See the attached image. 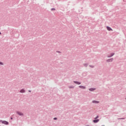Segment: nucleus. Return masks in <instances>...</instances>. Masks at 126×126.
Returning a JSON list of instances; mask_svg holds the SVG:
<instances>
[{"label": "nucleus", "mask_w": 126, "mask_h": 126, "mask_svg": "<svg viewBox=\"0 0 126 126\" xmlns=\"http://www.w3.org/2000/svg\"><path fill=\"white\" fill-rule=\"evenodd\" d=\"M51 10H56V9L54 8H53L51 9Z\"/></svg>", "instance_id": "nucleus-13"}, {"label": "nucleus", "mask_w": 126, "mask_h": 126, "mask_svg": "<svg viewBox=\"0 0 126 126\" xmlns=\"http://www.w3.org/2000/svg\"><path fill=\"white\" fill-rule=\"evenodd\" d=\"M54 120H57V118H54Z\"/></svg>", "instance_id": "nucleus-15"}, {"label": "nucleus", "mask_w": 126, "mask_h": 126, "mask_svg": "<svg viewBox=\"0 0 126 126\" xmlns=\"http://www.w3.org/2000/svg\"><path fill=\"white\" fill-rule=\"evenodd\" d=\"M114 60L113 59H109L108 60H107V62H113V61Z\"/></svg>", "instance_id": "nucleus-10"}, {"label": "nucleus", "mask_w": 126, "mask_h": 126, "mask_svg": "<svg viewBox=\"0 0 126 126\" xmlns=\"http://www.w3.org/2000/svg\"><path fill=\"white\" fill-rule=\"evenodd\" d=\"M79 88H81V89H85L86 87L85 86H80Z\"/></svg>", "instance_id": "nucleus-4"}, {"label": "nucleus", "mask_w": 126, "mask_h": 126, "mask_svg": "<svg viewBox=\"0 0 126 126\" xmlns=\"http://www.w3.org/2000/svg\"><path fill=\"white\" fill-rule=\"evenodd\" d=\"M2 124H4V125H8V122L6 121H2Z\"/></svg>", "instance_id": "nucleus-3"}, {"label": "nucleus", "mask_w": 126, "mask_h": 126, "mask_svg": "<svg viewBox=\"0 0 126 126\" xmlns=\"http://www.w3.org/2000/svg\"><path fill=\"white\" fill-rule=\"evenodd\" d=\"M93 103H94V104H98V103H99V101L94 100L93 101Z\"/></svg>", "instance_id": "nucleus-7"}, {"label": "nucleus", "mask_w": 126, "mask_h": 126, "mask_svg": "<svg viewBox=\"0 0 126 126\" xmlns=\"http://www.w3.org/2000/svg\"><path fill=\"white\" fill-rule=\"evenodd\" d=\"M0 122H1V121H0Z\"/></svg>", "instance_id": "nucleus-22"}, {"label": "nucleus", "mask_w": 126, "mask_h": 126, "mask_svg": "<svg viewBox=\"0 0 126 126\" xmlns=\"http://www.w3.org/2000/svg\"><path fill=\"white\" fill-rule=\"evenodd\" d=\"M92 67H94V66H92Z\"/></svg>", "instance_id": "nucleus-18"}, {"label": "nucleus", "mask_w": 126, "mask_h": 126, "mask_svg": "<svg viewBox=\"0 0 126 126\" xmlns=\"http://www.w3.org/2000/svg\"><path fill=\"white\" fill-rule=\"evenodd\" d=\"M93 122L94 123H98V122H99V120L97 119V120H94Z\"/></svg>", "instance_id": "nucleus-8"}, {"label": "nucleus", "mask_w": 126, "mask_h": 126, "mask_svg": "<svg viewBox=\"0 0 126 126\" xmlns=\"http://www.w3.org/2000/svg\"><path fill=\"white\" fill-rule=\"evenodd\" d=\"M74 83H75L76 84H78V85L81 84V82H79L74 81Z\"/></svg>", "instance_id": "nucleus-5"}, {"label": "nucleus", "mask_w": 126, "mask_h": 126, "mask_svg": "<svg viewBox=\"0 0 126 126\" xmlns=\"http://www.w3.org/2000/svg\"><path fill=\"white\" fill-rule=\"evenodd\" d=\"M115 55L114 53H112L110 56H108V58H111V57H113Z\"/></svg>", "instance_id": "nucleus-9"}, {"label": "nucleus", "mask_w": 126, "mask_h": 126, "mask_svg": "<svg viewBox=\"0 0 126 126\" xmlns=\"http://www.w3.org/2000/svg\"><path fill=\"white\" fill-rule=\"evenodd\" d=\"M89 90H90V91H94V90H95V89H90Z\"/></svg>", "instance_id": "nucleus-11"}, {"label": "nucleus", "mask_w": 126, "mask_h": 126, "mask_svg": "<svg viewBox=\"0 0 126 126\" xmlns=\"http://www.w3.org/2000/svg\"><path fill=\"white\" fill-rule=\"evenodd\" d=\"M1 32H0V35H1Z\"/></svg>", "instance_id": "nucleus-17"}, {"label": "nucleus", "mask_w": 126, "mask_h": 126, "mask_svg": "<svg viewBox=\"0 0 126 126\" xmlns=\"http://www.w3.org/2000/svg\"><path fill=\"white\" fill-rule=\"evenodd\" d=\"M11 120H12V118H11Z\"/></svg>", "instance_id": "nucleus-21"}, {"label": "nucleus", "mask_w": 126, "mask_h": 126, "mask_svg": "<svg viewBox=\"0 0 126 126\" xmlns=\"http://www.w3.org/2000/svg\"><path fill=\"white\" fill-rule=\"evenodd\" d=\"M70 88H73V87H70Z\"/></svg>", "instance_id": "nucleus-16"}, {"label": "nucleus", "mask_w": 126, "mask_h": 126, "mask_svg": "<svg viewBox=\"0 0 126 126\" xmlns=\"http://www.w3.org/2000/svg\"><path fill=\"white\" fill-rule=\"evenodd\" d=\"M98 118H99V116H97L96 118H94V120H96V119H98Z\"/></svg>", "instance_id": "nucleus-14"}, {"label": "nucleus", "mask_w": 126, "mask_h": 126, "mask_svg": "<svg viewBox=\"0 0 126 126\" xmlns=\"http://www.w3.org/2000/svg\"><path fill=\"white\" fill-rule=\"evenodd\" d=\"M20 92V93H24L25 92V90H24V89H22Z\"/></svg>", "instance_id": "nucleus-6"}, {"label": "nucleus", "mask_w": 126, "mask_h": 126, "mask_svg": "<svg viewBox=\"0 0 126 126\" xmlns=\"http://www.w3.org/2000/svg\"><path fill=\"white\" fill-rule=\"evenodd\" d=\"M29 92H31V91H29Z\"/></svg>", "instance_id": "nucleus-19"}, {"label": "nucleus", "mask_w": 126, "mask_h": 126, "mask_svg": "<svg viewBox=\"0 0 126 126\" xmlns=\"http://www.w3.org/2000/svg\"><path fill=\"white\" fill-rule=\"evenodd\" d=\"M85 65V66H87V65Z\"/></svg>", "instance_id": "nucleus-20"}, {"label": "nucleus", "mask_w": 126, "mask_h": 126, "mask_svg": "<svg viewBox=\"0 0 126 126\" xmlns=\"http://www.w3.org/2000/svg\"><path fill=\"white\" fill-rule=\"evenodd\" d=\"M17 114H18V115H19V116H23V113L20 112H17Z\"/></svg>", "instance_id": "nucleus-2"}, {"label": "nucleus", "mask_w": 126, "mask_h": 126, "mask_svg": "<svg viewBox=\"0 0 126 126\" xmlns=\"http://www.w3.org/2000/svg\"><path fill=\"white\" fill-rule=\"evenodd\" d=\"M106 28L108 31H113V30L110 27H107Z\"/></svg>", "instance_id": "nucleus-1"}, {"label": "nucleus", "mask_w": 126, "mask_h": 126, "mask_svg": "<svg viewBox=\"0 0 126 126\" xmlns=\"http://www.w3.org/2000/svg\"><path fill=\"white\" fill-rule=\"evenodd\" d=\"M0 64H1V65H3V63H1V62H0Z\"/></svg>", "instance_id": "nucleus-12"}]
</instances>
